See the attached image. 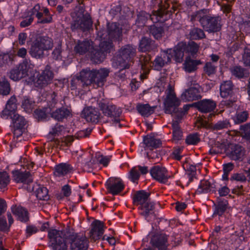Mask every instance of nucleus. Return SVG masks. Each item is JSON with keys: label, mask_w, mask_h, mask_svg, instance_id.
<instances>
[{"label": "nucleus", "mask_w": 250, "mask_h": 250, "mask_svg": "<svg viewBox=\"0 0 250 250\" xmlns=\"http://www.w3.org/2000/svg\"><path fill=\"white\" fill-rule=\"evenodd\" d=\"M163 14V12L161 10H158L153 12L152 15L149 14L150 17H148V19L153 23H156L160 21Z\"/></svg>", "instance_id": "59"}, {"label": "nucleus", "mask_w": 250, "mask_h": 250, "mask_svg": "<svg viewBox=\"0 0 250 250\" xmlns=\"http://www.w3.org/2000/svg\"><path fill=\"white\" fill-rule=\"evenodd\" d=\"M42 7H41L39 4H36L32 9L28 12L29 16L33 17L35 15L37 18L38 21L43 17V14L42 11Z\"/></svg>", "instance_id": "50"}, {"label": "nucleus", "mask_w": 250, "mask_h": 250, "mask_svg": "<svg viewBox=\"0 0 250 250\" xmlns=\"http://www.w3.org/2000/svg\"><path fill=\"white\" fill-rule=\"evenodd\" d=\"M248 117V114L246 111L238 112L236 115L235 122L237 123H241L245 122Z\"/></svg>", "instance_id": "61"}, {"label": "nucleus", "mask_w": 250, "mask_h": 250, "mask_svg": "<svg viewBox=\"0 0 250 250\" xmlns=\"http://www.w3.org/2000/svg\"><path fill=\"white\" fill-rule=\"evenodd\" d=\"M155 108V106H150L148 104H139L136 106L138 112L144 117H148L152 114L154 112Z\"/></svg>", "instance_id": "36"}, {"label": "nucleus", "mask_w": 250, "mask_h": 250, "mask_svg": "<svg viewBox=\"0 0 250 250\" xmlns=\"http://www.w3.org/2000/svg\"><path fill=\"white\" fill-rule=\"evenodd\" d=\"M91 46V42L88 40L79 41L74 47V50L76 53L83 55L86 53Z\"/></svg>", "instance_id": "31"}, {"label": "nucleus", "mask_w": 250, "mask_h": 250, "mask_svg": "<svg viewBox=\"0 0 250 250\" xmlns=\"http://www.w3.org/2000/svg\"><path fill=\"white\" fill-rule=\"evenodd\" d=\"M150 174L153 179L162 184L167 183L170 178L167 168L159 165L152 167L150 170Z\"/></svg>", "instance_id": "12"}, {"label": "nucleus", "mask_w": 250, "mask_h": 250, "mask_svg": "<svg viewBox=\"0 0 250 250\" xmlns=\"http://www.w3.org/2000/svg\"><path fill=\"white\" fill-rule=\"evenodd\" d=\"M209 13L208 9L197 11L191 15V21H199L203 28L209 33L217 32L221 28V18L219 16L211 15Z\"/></svg>", "instance_id": "1"}, {"label": "nucleus", "mask_w": 250, "mask_h": 250, "mask_svg": "<svg viewBox=\"0 0 250 250\" xmlns=\"http://www.w3.org/2000/svg\"><path fill=\"white\" fill-rule=\"evenodd\" d=\"M26 124L27 122L23 117L17 116V139L25 131Z\"/></svg>", "instance_id": "37"}, {"label": "nucleus", "mask_w": 250, "mask_h": 250, "mask_svg": "<svg viewBox=\"0 0 250 250\" xmlns=\"http://www.w3.org/2000/svg\"><path fill=\"white\" fill-rule=\"evenodd\" d=\"M2 116L6 119H10L12 121L13 125V131L14 136L16 128L15 124L16 123V97L15 95L12 96L7 101L5 109L2 111Z\"/></svg>", "instance_id": "13"}, {"label": "nucleus", "mask_w": 250, "mask_h": 250, "mask_svg": "<svg viewBox=\"0 0 250 250\" xmlns=\"http://www.w3.org/2000/svg\"><path fill=\"white\" fill-rule=\"evenodd\" d=\"M35 193L37 198L40 200H47L49 198L48 189L45 187H39Z\"/></svg>", "instance_id": "46"}, {"label": "nucleus", "mask_w": 250, "mask_h": 250, "mask_svg": "<svg viewBox=\"0 0 250 250\" xmlns=\"http://www.w3.org/2000/svg\"><path fill=\"white\" fill-rule=\"evenodd\" d=\"M231 126L229 120L227 119L219 120L217 123L211 125L213 130H220L224 129H228Z\"/></svg>", "instance_id": "42"}, {"label": "nucleus", "mask_w": 250, "mask_h": 250, "mask_svg": "<svg viewBox=\"0 0 250 250\" xmlns=\"http://www.w3.org/2000/svg\"><path fill=\"white\" fill-rule=\"evenodd\" d=\"M10 91V86L9 82L4 78L0 79V93L3 95H7Z\"/></svg>", "instance_id": "48"}, {"label": "nucleus", "mask_w": 250, "mask_h": 250, "mask_svg": "<svg viewBox=\"0 0 250 250\" xmlns=\"http://www.w3.org/2000/svg\"><path fill=\"white\" fill-rule=\"evenodd\" d=\"M54 43L52 39L47 36H39L33 41L30 54L34 58L40 59L44 56V52L51 50Z\"/></svg>", "instance_id": "3"}, {"label": "nucleus", "mask_w": 250, "mask_h": 250, "mask_svg": "<svg viewBox=\"0 0 250 250\" xmlns=\"http://www.w3.org/2000/svg\"><path fill=\"white\" fill-rule=\"evenodd\" d=\"M73 167L67 163H61L56 165L53 172L56 177L61 178L71 172Z\"/></svg>", "instance_id": "23"}, {"label": "nucleus", "mask_w": 250, "mask_h": 250, "mask_svg": "<svg viewBox=\"0 0 250 250\" xmlns=\"http://www.w3.org/2000/svg\"><path fill=\"white\" fill-rule=\"evenodd\" d=\"M183 150V147L182 146H176L174 147L172 152V156L176 160L180 161L182 158V153Z\"/></svg>", "instance_id": "60"}, {"label": "nucleus", "mask_w": 250, "mask_h": 250, "mask_svg": "<svg viewBox=\"0 0 250 250\" xmlns=\"http://www.w3.org/2000/svg\"><path fill=\"white\" fill-rule=\"evenodd\" d=\"M140 176L137 167H133L130 171L128 178L133 183H137Z\"/></svg>", "instance_id": "56"}, {"label": "nucleus", "mask_w": 250, "mask_h": 250, "mask_svg": "<svg viewBox=\"0 0 250 250\" xmlns=\"http://www.w3.org/2000/svg\"><path fill=\"white\" fill-rule=\"evenodd\" d=\"M167 239L168 236L166 234L157 233L152 235L150 243L158 250H167L169 245Z\"/></svg>", "instance_id": "17"}, {"label": "nucleus", "mask_w": 250, "mask_h": 250, "mask_svg": "<svg viewBox=\"0 0 250 250\" xmlns=\"http://www.w3.org/2000/svg\"><path fill=\"white\" fill-rule=\"evenodd\" d=\"M165 94L166 97L164 100L165 112L167 114H172L178 109L181 100L176 97L172 87L169 84Z\"/></svg>", "instance_id": "6"}, {"label": "nucleus", "mask_w": 250, "mask_h": 250, "mask_svg": "<svg viewBox=\"0 0 250 250\" xmlns=\"http://www.w3.org/2000/svg\"><path fill=\"white\" fill-rule=\"evenodd\" d=\"M83 117L89 122L97 123L100 116L99 110L92 106H88L83 109Z\"/></svg>", "instance_id": "18"}, {"label": "nucleus", "mask_w": 250, "mask_h": 250, "mask_svg": "<svg viewBox=\"0 0 250 250\" xmlns=\"http://www.w3.org/2000/svg\"><path fill=\"white\" fill-rule=\"evenodd\" d=\"M200 141V138L197 134H192L188 135L186 139V143L189 145H195Z\"/></svg>", "instance_id": "58"}, {"label": "nucleus", "mask_w": 250, "mask_h": 250, "mask_svg": "<svg viewBox=\"0 0 250 250\" xmlns=\"http://www.w3.org/2000/svg\"><path fill=\"white\" fill-rule=\"evenodd\" d=\"M99 106L104 115L113 117L112 121L113 122L117 123H119V117L122 112L120 107L112 104L102 101L99 103Z\"/></svg>", "instance_id": "9"}, {"label": "nucleus", "mask_w": 250, "mask_h": 250, "mask_svg": "<svg viewBox=\"0 0 250 250\" xmlns=\"http://www.w3.org/2000/svg\"><path fill=\"white\" fill-rule=\"evenodd\" d=\"M94 69L90 70L89 68L83 69L80 72L79 76L86 85H89L94 83Z\"/></svg>", "instance_id": "30"}, {"label": "nucleus", "mask_w": 250, "mask_h": 250, "mask_svg": "<svg viewBox=\"0 0 250 250\" xmlns=\"http://www.w3.org/2000/svg\"><path fill=\"white\" fill-rule=\"evenodd\" d=\"M244 155V148L239 145L232 146L231 151L229 154L230 159L235 161L241 160Z\"/></svg>", "instance_id": "35"}, {"label": "nucleus", "mask_w": 250, "mask_h": 250, "mask_svg": "<svg viewBox=\"0 0 250 250\" xmlns=\"http://www.w3.org/2000/svg\"><path fill=\"white\" fill-rule=\"evenodd\" d=\"M143 143L145 149L152 150L162 146V141L160 139L151 136H147L144 138Z\"/></svg>", "instance_id": "26"}, {"label": "nucleus", "mask_w": 250, "mask_h": 250, "mask_svg": "<svg viewBox=\"0 0 250 250\" xmlns=\"http://www.w3.org/2000/svg\"><path fill=\"white\" fill-rule=\"evenodd\" d=\"M35 102L28 98H25L22 103V108L28 113H30L32 111Z\"/></svg>", "instance_id": "53"}, {"label": "nucleus", "mask_w": 250, "mask_h": 250, "mask_svg": "<svg viewBox=\"0 0 250 250\" xmlns=\"http://www.w3.org/2000/svg\"><path fill=\"white\" fill-rule=\"evenodd\" d=\"M173 48L176 53V62L180 63L183 61L184 52L193 55L198 51L199 45L193 42H189L187 44L185 42H180Z\"/></svg>", "instance_id": "7"}, {"label": "nucleus", "mask_w": 250, "mask_h": 250, "mask_svg": "<svg viewBox=\"0 0 250 250\" xmlns=\"http://www.w3.org/2000/svg\"><path fill=\"white\" fill-rule=\"evenodd\" d=\"M216 68L217 66L216 64H214L211 62H207L204 67V70L208 75L210 76L215 74Z\"/></svg>", "instance_id": "55"}, {"label": "nucleus", "mask_w": 250, "mask_h": 250, "mask_svg": "<svg viewBox=\"0 0 250 250\" xmlns=\"http://www.w3.org/2000/svg\"><path fill=\"white\" fill-rule=\"evenodd\" d=\"M49 246L53 250H67L66 236L64 232L56 229L48 230Z\"/></svg>", "instance_id": "4"}, {"label": "nucleus", "mask_w": 250, "mask_h": 250, "mask_svg": "<svg viewBox=\"0 0 250 250\" xmlns=\"http://www.w3.org/2000/svg\"><path fill=\"white\" fill-rule=\"evenodd\" d=\"M113 44L110 42L101 41L99 50H94L91 54V60L96 63L102 62L105 58L106 53L110 52L113 48Z\"/></svg>", "instance_id": "10"}, {"label": "nucleus", "mask_w": 250, "mask_h": 250, "mask_svg": "<svg viewBox=\"0 0 250 250\" xmlns=\"http://www.w3.org/2000/svg\"><path fill=\"white\" fill-rule=\"evenodd\" d=\"M70 239L71 250H86L88 247V240L85 236L71 235Z\"/></svg>", "instance_id": "14"}, {"label": "nucleus", "mask_w": 250, "mask_h": 250, "mask_svg": "<svg viewBox=\"0 0 250 250\" xmlns=\"http://www.w3.org/2000/svg\"><path fill=\"white\" fill-rule=\"evenodd\" d=\"M105 185L109 193L113 195L119 194L124 188V185L122 180L118 178H109L106 181Z\"/></svg>", "instance_id": "15"}, {"label": "nucleus", "mask_w": 250, "mask_h": 250, "mask_svg": "<svg viewBox=\"0 0 250 250\" xmlns=\"http://www.w3.org/2000/svg\"><path fill=\"white\" fill-rule=\"evenodd\" d=\"M242 60L245 65L250 66V49H245Z\"/></svg>", "instance_id": "63"}, {"label": "nucleus", "mask_w": 250, "mask_h": 250, "mask_svg": "<svg viewBox=\"0 0 250 250\" xmlns=\"http://www.w3.org/2000/svg\"><path fill=\"white\" fill-rule=\"evenodd\" d=\"M53 77L54 74L51 70V67L47 65L42 73L34 79L33 81L36 86L43 87L51 82Z\"/></svg>", "instance_id": "11"}, {"label": "nucleus", "mask_w": 250, "mask_h": 250, "mask_svg": "<svg viewBox=\"0 0 250 250\" xmlns=\"http://www.w3.org/2000/svg\"><path fill=\"white\" fill-rule=\"evenodd\" d=\"M199 87H190L181 95L183 100L187 101L196 100L200 98L199 90Z\"/></svg>", "instance_id": "25"}, {"label": "nucleus", "mask_w": 250, "mask_h": 250, "mask_svg": "<svg viewBox=\"0 0 250 250\" xmlns=\"http://www.w3.org/2000/svg\"><path fill=\"white\" fill-rule=\"evenodd\" d=\"M97 35L100 38L101 41L110 42L112 44L113 41L121 40L122 28L116 22L109 23L107 24V31H100L98 32Z\"/></svg>", "instance_id": "5"}, {"label": "nucleus", "mask_w": 250, "mask_h": 250, "mask_svg": "<svg viewBox=\"0 0 250 250\" xmlns=\"http://www.w3.org/2000/svg\"><path fill=\"white\" fill-rule=\"evenodd\" d=\"M189 37L191 40H200L205 37L204 31L198 28L194 27L191 29L189 32Z\"/></svg>", "instance_id": "45"}, {"label": "nucleus", "mask_w": 250, "mask_h": 250, "mask_svg": "<svg viewBox=\"0 0 250 250\" xmlns=\"http://www.w3.org/2000/svg\"><path fill=\"white\" fill-rule=\"evenodd\" d=\"M156 48L154 42L149 38L143 37L140 41L139 49L142 52L150 51Z\"/></svg>", "instance_id": "29"}, {"label": "nucleus", "mask_w": 250, "mask_h": 250, "mask_svg": "<svg viewBox=\"0 0 250 250\" xmlns=\"http://www.w3.org/2000/svg\"><path fill=\"white\" fill-rule=\"evenodd\" d=\"M70 114V111L68 109L62 107L52 111L51 113V116L55 120L60 122L67 119Z\"/></svg>", "instance_id": "27"}, {"label": "nucleus", "mask_w": 250, "mask_h": 250, "mask_svg": "<svg viewBox=\"0 0 250 250\" xmlns=\"http://www.w3.org/2000/svg\"><path fill=\"white\" fill-rule=\"evenodd\" d=\"M233 85L230 81L224 82L220 86V95L223 98L228 97L232 93Z\"/></svg>", "instance_id": "34"}, {"label": "nucleus", "mask_w": 250, "mask_h": 250, "mask_svg": "<svg viewBox=\"0 0 250 250\" xmlns=\"http://www.w3.org/2000/svg\"><path fill=\"white\" fill-rule=\"evenodd\" d=\"M136 54V48L131 44L122 47L112 59V65L115 68L128 69Z\"/></svg>", "instance_id": "2"}, {"label": "nucleus", "mask_w": 250, "mask_h": 250, "mask_svg": "<svg viewBox=\"0 0 250 250\" xmlns=\"http://www.w3.org/2000/svg\"><path fill=\"white\" fill-rule=\"evenodd\" d=\"M147 157L155 163H158L161 159L160 154L157 151H151L147 153Z\"/></svg>", "instance_id": "62"}, {"label": "nucleus", "mask_w": 250, "mask_h": 250, "mask_svg": "<svg viewBox=\"0 0 250 250\" xmlns=\"http://www.w3.org/2000/svg\"><path fill=\"white\" fill-rule=\"evenodd\" d=\"M150 193L145 190H139L136 191L133 195V203L134 205L142 206L148 202V199Z\"/></svg>", "instance_id": "24"}, {"label": "nucleus", "mask_w": 250, "mask_h": 250, "mask_svg": "<svg viewBox=\"0 0 250 250\" xmlns=\"http://www.w3.org/2000/svg\"><path fill=\"white\" fill-rule=\"evenodd\" d=\"M231 72L233 75L239 78L247 77L249 76V73L247 70L240 66H234L231 69Z\"/></svg>", "instance_id": "43"}, {"label": "nucleus", "mask_w": 250, "mask_h": 250, "mask_svg": "<svg viewBox=\"0 0 250 250\" xmlns=\"http://www.w3.org/2000/svg\"><path fill=\"white\" fill-rule=\"evenodd\" d=\"M149 32L154 38L158 40L162 37L164 33V30L161 26H157L155 25H152L150 26Z\"/></svg>", "instance_id": "49"}, {"label": "nucleus", "mask_w": 250, "mask_h": 250, "mask_svg": "<svg viewBox=\"0 0 250 250\" xmlns=\"http://www.w3.org/2000/svg\"><path fill=\"white\" fill-rule=\"evenodd\" d=\"M213 186L211 182L206 180H202L196 190V193L200 194L208 193L211 190Z\"/></svg>", "instance_id": "38"}, {"label": "nucleus", "mask_w": 250, "mask_h": 250, "mask_svg": "<svg viewBox=\"0 0 250 250\" xmlns=\"http://www.w3.org/2000/svg\"><path fill=\"white\" fill-rule=\"evenodd\" d=\"M10 181L9 176L5 171L0 172V189L5 188Z\"/></svg>", "instance_id": "51"}, {"label": "nucleus", "mask_w": 250, "mask_h": 250, "mask_svg": "<svg viewBox=\"0 0 250 250\" xmlns=\"http://www.w3.org/2000/svg\"><path fill=\"white\" fill-rule=\"evenodd\" d=\"M92 22L90 16L88 14L82 15L74 21L71 28L73 29H80L83 31L88 30L92 26Z\"/></svg>", "instance_id": "16"}, {"label": "nucleus", "mask_w": 250, "mask_h": 250, "mask_svg": "<svg viewBox=\"0 0 250 250\" xmlns=\"http://www.w3.org/2000/svg\"><path fill=\"white\" fill-rule=\"evenodd\" d=\"M154 208V204L148 202L139 207L140 213L148 222L151 221L155 218V215L153 212Z\"/></svg>", "instance_id": "20"}, {"label": "nucleus", "mask_w": 250, "mask_h": 250, "mask_svg": "<svg viewBox=\"0 0 250 250\" xmlns=\"http://www.w3.org/2000/svg\"><path fill=\"white\" fill-rule=\"evenodd\" d=\"M228 205L227 200H223L218 202L217 206L216 207L214 213L219 216H221L225 211L226 210Z\"/></svg>", "instance_id": "54"}, {"label": "nucleus", "mask_w": 250, "mask_h": 250, "mask_svg": "<svg viewBox=\"0 0 250 250\" xmlns=\"http://www.w3.org/2000/svg\"><path fill=\"white\" fill-rule=\"evenodd\" d=\"M33 182V178L29 171H25V172L18 173L17 170V183H22L26 186H24L25 188H26L28 190L31 191L33 189V188L27 187V185Z\"/></svg>", "instance_id": "28"}, {"label": "nucleus", "mask_w": 250, "mask_h": 250, "mask_svg": "<svg viewBox=\"0 0 250 250\" xmlns=\"http://www.w3.org/2000/svg\"><path fill=\"white\" fill-rule=\"evenodd\" d=\"M28 70L26 62L20 64L17 69V80L25 77L27 75Z\"/></svg>", "instance_id": "47"}, {"label": "nucleus", "mask_w": 250, "mask_h": 250, "mask_svg": "<svg viewBox=\"0 0 250 250\" xmlns=\"http://www.w3.org/2000/svg\"><path fill=\"white\" fill-rule=\"evenodd\" d=\"M94 83L98 87L103 86L106 81V78L108 76L109 69L106 68L99 69H94Z\"/></svg>", "instance_id": "19"}, {"label": "nucleus", "mask_w": 250, "mask_h": 250, "mask_svg": "<svg viewBox=\"0 0 250 250\" xmlns=\"http://www.w3.org/2000/svg\"><path fill=\"white\" fill-rule=\"evenodd\" d=\"M172 59L176 62V53L174 48L163 51L156 57L153 61V66L156 70H160L166 64L170 62Z\"/></svg>", "instance_id": "8"}, {"label": "nucleus", "mask_w": 250, "mask_h": 250, "mask_svg": "<svg viewBox=\"0 0 250 250\" xmlns=\"http://www.w3.org/2000/svg\"><path fill=\"white\" fill-rule=\"evenodd\" d=\"M216 106L214 101L210 99H204L196 103L198 109L203 113L213 111Z\"/></svg>", "instance_id": "22"}, {"label": "nucleus", "mask_w": 250, "mask_h": 250, "mask_svg": "<svg viewBox=\"0 0 250 250\" xmlns=\"http://www.w3.org/2000/svg\"><path fill=\"white\" fill-rule=\"evenodd\" d=\"M148 17H150L149 14L145 11H141L138 15L136 23L141 24V25H144L146 21L149 19Z\"/></svg>", "instance_id": "57"}, {"label": "nucleus", "mask_w": 250, "mask_h": 250, "mask_svg": "<svg viewBox=\"0 0 250 250\" xmlns=\"http://www.w3.org/2000/svg\"><path fill=\"white\" fill-rule=\"evenodd\" d=\"M173 139L175 141L180 140L183 137V132L177 121H172Z\"/></svg>", "instance_id": "40"}, {"label": "nucleus", "mask_w": 250, "mask_h": 250, "mask_svg": "<svg viewBox=\"0 0 250 250\" xmlns=\"http://www.w3.org/2000/svg\"><path fill=\"white\" fill-rule=\"evenodd\" d=\"M64 129L65 128L63 125L59 124H56L51 127L49 131V134L54 136H59L64 131Z\"/></svg>", "instance_id": "52"}, {"label": "nucleus", "mask_w": 250, "mask_h": 250, "mask_svg": "<svg viewBox=\"0 0 250 250\" xmlns=\"http://www.w3.org/2000/svg\"><path fill=\"white\" fill-rule=\"evenodd\" d=\"M199 64H200V61L187 58L184 63V68L186 71L190 73L196 70L197 66Z\"/></svg>", "instance_id": "39"}, {"label": "nucleus", "mask_w": 250, "mask_h": 250, "mask_svg": "<svg viewBox=\"0 0 250 250\" xmlns=\"http://www.w3.org/2000/svg\"><path fill=\"white\" fill-rule=\"evenodd\" d=\"M34 115L39 120H45L47 117L45 112L43 110L40 109H37L35 110Z\"/></svg>", "instance_id": "64"}, {"label": "nucleus", "mask_w": 250, "mask_h": 250, "mask_svg": "<svg viewBox=\"0 0 250 250\" xmlns=\"http://www.w3.org/2000/svg\"><path fill=\"white\" fill-rule=\"evenodd\" d=\"M84 83L80 76L73 77L70 82V88L71 90H77L78 92H81L88 86Z\"/></svg>", "instance_id": "32"}, {"label": "nucleus", "mask_w": 250, "mask_h": 250, "mask_svg": "<svg viewBox=\"0 0 250 250\" xmlns=\"http://www.w3.org/2000/svg\"><path fill=\"white\" fill-rule=\"evenodd\" d=\"M104 232V224L99 221L96 220L91 224L90 237L94 240L99 239Z\"/></svg>", "instance_id": "21"}, {"label": "nucleus", "mask_w": 250, "mask_h": 250, "mask_svg": "<svg viewBox=\"0 0 250 250\" xmlns=\"http://www.w3.org/2000/svg\"><path fill=\"white\" fill-rule=\"evenodd\" d=\"M17 219L24 223L29 221V213L26 208L21 207L17 208Z\"/></svg>", "instance_id": "41"}, {"label": "nucleus", "mask_w": 250, "mask_h": 250, "mask_svg": "<svg viewBox=\"0 0 250 250\" xmlns=\"http://www.w3.org/2000/svg\"><path fill=\"white\" fill-rule=\"evenodd\" d=\"M43 16L44 18H41L38 23L41 24L49 23L52 22V15L50 14L49 9L45 7H42V9Z\"/></svg>", "instance_id": "44"}, {"label": "nucleus", "mask_w": 250, "mask_h": 250, "mask_svg": "<svg viewBox=\"0 0 250 250\" xmlns=\"http://www.w3.org/2000/svg\"><path fill=\"white\" fill-rule=\"evenodd\" d=\"M229 143L227 140H223L221 142L217 141L215 143L214 146L210 148L209 153L211 155H215L222 153L223 151L226 150Z\"/></svg>", "instance_id": "33"}]
</instances>
